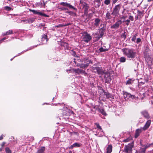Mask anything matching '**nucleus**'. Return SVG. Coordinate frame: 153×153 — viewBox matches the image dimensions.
<instances>
[{
	"instance_id": "f257e3e1",
	"label": "nucleus",
	"mask_w": 153,
	"mask_h": 153,
	"mask_svg": "<svg viewBox=\"0 0 153 153\" xmlns=\"http://www.w3.org/2000/svg\"><path fill=\"white\" fill-rule=\"evenodd\" d=\"M122 51L128 58L134 59L136 56V52L133 49L125 48L123 49Z\"/></svg>"
},
{
	"instance_id": "f03ea898",
	"label": "nucleus",
	"mask_w": 153,
	"mask_h": 153,
	"mask_svg": "<svg viewBox=\"0 0 153 153\" xmlns=\"http://www.w3.org/2000/svg\"><path fill=\"white\" fill-rule=\"evenodd\" d=\"M121 7L120 4L116 5L113 9V11L111 14V15L115 17L118 16L119 14V13Z\"/></svg>"
},
{
	"instance_id": "7ed1b4c3",
	"label": "nucleus",
	"mask_w": 153,
	"mask_h": 153,
	"mask_svg": "<svg viewBox=\"0 0 153 153\" xmlns=\"http://www.w3.org/2000/svg\"><path fill=\"white\" fill-rule=\"evenodd\" d=\"M133 147V143L125 145L123 152L126 153H131L132 152V148Z\"/></svg>"
},
{
	"instance_id": "20e7f679",
	"label": "nucleus",
	"mask_w": 153,
	"mask_h": 153,
	"mask_svg": "<svg viewBox=\"0 0 153 153\" xmlns=\"http://www.w3.org/2000/svg\"><path fill=\"white\" fill-rule=\"evenodd\" d=\"M82 38L83 40L86 42H88L91 39V37L86 32L83 33Z\"/></svg>"
},
{
	"instance_id": "39448f33",
	"label": "nucleus",
	"mask_w": 153,
	"mask_h": 153,
	"mask_svg": "<svg viewBox=\"0 0 153 153\" xmlns=\"http://www.w3.org/2000/svg\"><path fill=\"white\" fill-rule=\"evenodd\" d=\"M73 71L75 72L76 73L78 74H83L84 75L86 76L87 75V73L84 70L81 69H79V68L77 69H73Z\"/></svg>"
},
{
	"instance_id": "423d86ee",
	"label": "nucleus",
	"mask_w": 153,
	"mask_h": 153,
	"mask_svg": "<svg viewBox=\"0 0 153 153\" xmlns=\"http://www.w3.org/2000/svg\"><path fill=\"white\" fill-rule=\"evenodd\" d=\"M30 11L33 12V13L34 14H38L39 15L41 16H45L46 17H48L49 16L46 15V14L41 12H39L38 10H30Z\"/></svg>"
},
{
	"instance_id": "0eeeda50",
	"label": "nucleus",
	"mask_w": 153,
	"mask_h": 153,
	"mask_svg": "<svg viewBox=\"0 0 153 153\" xmlns=\"http://www.w3.org/2000/svg\"><path fill=\"white\" fill-rule=\"evenodd\" d=\"M104 34L103 31L102 29H100L99 31V34L97 33H96L94 35V36L96 38L97 40L99 39L101 37H102Z\"/></svg>"
},
{
	"instance_id": "6e6552de",
	"label": "nucleus",
	"mask_w": 153,
	"mask_h": 153,
	"mask_svg": "<svg viewBox=\"0 0 153 153\" xmlns=\"http://www.w3.org/2000/svg\"><path fill=\"white\" fill-rule=\"evenodd\" d=\"M124 97L126 100H127L129 98L131 97L134 98V96L133 95H131L130 93L127 92H125L123 93Z\"/></svg>"
},
{
	"instance_id": "1a4fd4ad",
	"label": "nucleus",
	"mask_w": 153,
	"mask_h": 153,
	"mask_svg": "<svg viewBox=\"0 0 153 153\" xmlns=\"http://www.w3.org/2000/svg\"><path fill=\"white\" fill-rule=\"evenodd\" d=\"M122 22L121 20H119L116 22L115 24L111 26V28H117L122 23Z\"/></svg>"
},
{
	"instance_id": "9d476101",
	"label": "nucleus",
	"mask_w": 153,
	"mask_h": 153,
	"mask_svg": "<svg viewBox=\"0 0 153 153\" xmlns=\"http://www.w3.org/2000/svg\"><path fill=\"white\" fill-rule=\"evenodd\" d=\"M151 122V121L150 120H148L146 122L144 126L143 127L142 129L143 130H145L147 129L150 126Z\"/></svg>"
},
{
	"instance_id": "9b49d317",
	"label": "nucleus",
	"mask_w": 153,
	"mask_h": 153,
	"mask_svg": "<svg viewBox=\"0 0 153 153\" xmlns=\"http://www.w3.org/2000/svg\"><path fill=\"white\" fill-rule=\"evenodd\" d=\"M60 4L61 5L64 6H67V7H69L70 8H73V7L69 4H68L66 2H62L60 3Z\"/></svg>"
},
{
	"instance_id": "f8f14e48",
	"label": "nucleus",
	"mask_w": 153,
	"mask_h": 153,
	"mask_svg": "<svg viewBox=\"0 0 153 153\" xmlns=\"http://www.w3.org/2000/svg\"><path fill=\"white\" fill-rule=\"evenodd\" d=\"M142 114L144 116V117L147 119H148L149 118V115L148 112L146 111H144L141 112Z\"/></svg>"
},
{
	"instance_id": "ddd939ff",
	"label": "nucleus",
	"mask_w": 153,
	"mask_h": 153,
	"mask_svg": "<svg viewBox=\"0 0 153 153\" xmlns=\"http://www.w3.org/2000/svg\"><path fill=\"white\" fill-rule=\"evenodd\" d=\"M149 58H147V57H146V60L147 61L148 65L153 66V60H151Z\"/></svg>"
},
{
	"instance_id": "4468645a",
	"label": "nucleus",
	"mask_w": 153,
	"mask_h": 153,
	"mask_svg": "<svg viewBox=\"0 0 153 153\" xmlns=\"http://www.w3.org/2000/svg\"><path fill=\"white\" fill-rule=\"evenodd\" d=\"M146 148H141L137 152V153H145V151Z\"/></svg>"
},
{
	"instance_id": "2eb2a0df",
	"label": "nucleus",
	"mask_w": 153,
	"mask_h": 153,
	"mask_svg": "<svg viewBox=\"0 0 153 153\" xmlns=\"http://www.w3.org/2000/svg\"><path fill=\"white\" fill-rule=\"evenodd\" d=\"M107 153H111L112 151V146L111 145H109L107 147Z\"/></svg>"
},
{
	"instance_id": "dca6fc26",
	"label": "nucleus",
	"mask_w": 153,
	"mask_h": 153,
	"mask_svg": "<svg viewBox=\"0 0 153 153\" xmlns=\"http://www.w3.org/2000/svg\"><path fill=\"white\" fill-rule=\"evenodd\" d=\"M47 36L45 34H44L42 36V39L43 41H45V42H43V43H46L48 41V39L47 38Z\"/></svg>"
},
{
	"instance_id": "f3484780",
	"label": "nucleus",
	"mask_w": 153,
	"mask_h": 153,
	"mask_svg": "<svg viewBox=\"0 0 153 153\" xmlns=\"http://www.w3.org/2000/svg\"><path fill=\"white\" fill-rule=\"evenodd\" d=\"M100 22V19H99L98 18L96 19L95 20V23H94V25L97 27L99 25V23Z\"/></svg>"
},
{
	"instance_id": "a211bd4d",
	"label": "nucleus",
	"mask_w": 153,
	"mask_h": 153,
	"mask_svg": "<svg viewBox=\"0 0 153 153\" xmlns=\"http://www.w3.org/2000/svg\"><path fill=\"white\" fill-rule=\"evenodd\" d=\"M104 94L106 95V97L107 98H113V96L110 94L108 93L105 92H104Z\"/></svg>"
},
{
	"instance_id": "6ab92c4d",
	"label": "nucleus",
	"mask_w": 153,
	"mask_h": 153,
	"mask_svg": "<svg viewBox=\"0 0 153 153\" xmlns=\"http://www.w3.org/2000/svg\"><path fill=\"white\" fill-rule=\"evenodd\" d=\"M98 110L99 112L101 113L102 115H106V114L103 109L99 108L98 109Z\"/></svg>"
},
{
	"instance_id": "aec40b11",
	"label": "nucleus",
	"mask_w": 153,
	"mask_h": 153,
	"mask_svg": "<svg viewBox=\"0 0 153 153\" xmlns=\"http://www.w3.org/2000/svg\"><path fill=\"white\" fill-rule=\"evenodd\" d=\"M141 130L140 129H138L136 130L135 136V138H137L139 136L140 134L141 133Z\"/></svg>"
},
{
	"instance_id": "412c9836",
	"label": "nucleus",
	"mask_w": 153,
	"mask_h": 153,
	"mask_svg": "<svg viewBox=\"0 0 153 153\" xmlns=\"http://www.w3.org/2000/svg\"><path fill=\"white\" fill-rule=\"evenodd\" d=\"M89 65V63H84V64H81L80 65V67L81 68H86Z\"/></svg>"
},
{
	"instance_id": "4be33fe9",
	"label": "nucleus",
	"mask_w": 153,
	"mask_h": 153,
	"mask_svg": "<svg viewBox=\"0 0 153 153\" xmlns=\"http://www.w3.org/2000/svg\"><path fill=\"white\" fill-rule=\"evenodd\" d=\"M45 150V148L44 147H42L39 149H38L37 153H44Z\"/></svg>"
},
{
	"instance_id": "5701e85b",
	"label": "nucleus",
	"mask_w": 153,
	"mask_h": 153,
	"mask_svg": "<svg viewBox=\"0 0 153 153\" xmlns=\"http://www.w3.org/2000/svg\"><path fill=\"white\" fill-rule=\"evenodd\" d=\"M34 21V19L32 18L29 19L27 20H24V21H25L26 22V23H32Z\"/></svg>"
},
{
	"instance_id": "b1692460",
	"label": "nucleus",
	"mask_w": 153,
	"mask_h": 153,
	"mask_svg": "<svg viewBox=\"0 0 153 153\" xmlns=\"http://www.w3.org/2000/svg\"><path fill=\"white\" fill-rule=\"evenodd\" d=\"M134 80H132L131 79H128L126 83V85H130L132 84V82L134 81Z\"/></svg>"
},
{
	"instance_id": "393cba45",
	"label": "nucleus",
	"mask_w": 153,
	"mask_h": 153,
	"mask_svg": "<svg viewBox=\"0 0 153 153\" xmlns=\"http://www.w3.org/2000/svg\"><path fill=\"white\" fill-rule=\"evenodd\" d=\"M13 33V31L12 30H9V31L6 32L5 34H3V35L4 36L5 35H8L10 34H12Z\"/></svg>"
},
{
	"instance_id": "a878e982",
	"label": "nucleus",
	"mask_w": 153,
	"mask_h": 153,
	"mask_svg": "<svg viewBox=\"0 0 153 153\" xmlns=\"http://www.w3.org/2000/svg\"><path fill=\"white\" fill-rule=\"evenodd\" d=\"M126 60V58L124 57H122L120 59V61L121 62H124Z\"/></svg>"
},
{
	"instance_id": "bb28decb",
	"label": "nucleus",
	"mask_w": 153,
	"mask_h": 153,
	"mask_svg": "<svg viewBox=\"0 0 153 153\" xmlns=\"http://www.w3.org/2000/svg\"><path fill=\"white\" fill-rule=\"evenodd\" d=\"M95 125L96 126H97V128H98L99 129H100L101 130H102V128L101 127V126H100V125H99V123H95Z\"/></svg>"
},
{
	"instance_id": "cd10ccee",
	"label": "nucleus",
	"mask_w": 153,
	"mask_h": 153,
	"mask_svg": "<svg viewBox=\"0 0 153 153\" xmlns=\"http://www.w3.org/2000/svg\"><path fill=\"white\" fill-rule=\"evenodd\" d=\"M80 144L78 143H76L73 144V146L74 147H79L80 146Z\"/></svg>"
},
{
	"instance_id": "c85d7f7f",
	"label": "nucleus",
	"mask_w": 153,
	"mask_h": 153,
	"mask_svg": "<svg viewBox=\"0 0 153 153\" xmlns=\"http://www.w3.org/2000/svg\"><path fill=\"white\" fill-rule=\"evenodd\" d=\"M106 17L108 19H110L111 18V16L110 15V13L108 12L106 15Z\"/></svg>"
},
{
	"instance_id": "c756f323",
	"label": "nucleus",
	"mask_w": 153,
	"mask_h": 153,
	"mask_svg": "<svg viewBox=\"0 0 153 153\" xmlns=\"http://www.w3.org/2000/svg\"><path fill=\"white\" fill-rule=\"evenodd\" d=\"M5 151L6 153H11V150L8 148H6Z\"/></svg>"
},
{
	"instance_id": "7c9ffc66",
	"label": "nucleus",
	"mask_w": 153,
	"mask_h": 153,
	"mask_svg": "<svg viewBox=\"0 0 153 153\" xmlns=\"http://www.w3.org/2000/svg\"><path fill=\"white\" fill-rule=\"evenodd\" d=\"M110 3V0H105L104 1V3L107 5H108Z\"/></svg>"
},
{
	"instance_id": "2f4dec72",
	"label": "nucleus",
	"mask_w": 153,
	"mask_h": 153,
	"mask_svg": "<svg viewBox=\"0 0 153 153\" xmlns=\"http://www.w3.org/2000/svg\"><path fill=\"white\" fill-rule=\"evenodd\" d=\"M137 13L138 14V16H139L140 17L142 16H143L142 13L141 11L138 10L137 11Z\"/></svg>"
},
{
	"instance_id": "473e14b6",
	"label": "nucleus",
	"mask_w": 153,
	"mask_h": 153,
	"mask_svg": "<svg viewBox=\"0 0 153 153\" xmlns=\"http://www.w3.org/2000/svg\"><path fill=\"white\" fill-rule=\"evenodd\" d=\"M100 51V52H102L103 51H107L108 50L106 49H104L103 48H101L99 49Z\"/></svg>"
},
{
	"instance_id": "72a5a7b5",
	"label": "nucleus",
	"mask_w": 153,
	"mask_h": 153,
	"mask_svg": "<svg viewBox=\"0 0 153 153\" xmlns=\"http://www.w3.org/2000/svg\"><path fill=\"white\" fill-rule=\"evenodd\" d=\"M126 22V25H128L129 24V23L130 22V21L129 20L127 19L125 21H123V22Z\"/></svg>"
},
{
	"instance_id": "f704fd0d",
	"label": "nucleus",
	"mask_w": 153,
	"mask_h": 153,
	"mask_svg": "<svg viewBox=\"0 0 153 153\" xmlns=\"http://www.w3.org/2000/svg\"><path fill=\"white\" fill-rule=\"evenodd\" d=\"M99 69V68L96 67L95 68H94L93 69V70L94 71V72H98Z\"/></svg>"
},
{
	"instance_id": "c9c22d12",
	"label": "nucleus",
	"mask_w": 153,
	"mask_h": 153,
	"mask_svg": "<svg viewBox=\"0 0 153 153\" xmlns=\"http://www.w3.org/2000/svg\"><path fill=\"white\" fill-rule=\"evenodd\" d=\"M136 36H137V35L136 34H135L133 36L132 38L131 39V40L133 41H134L136 39Z\"/></svg>"
},
{
	"instance_id": "e433bc0d",
	"label": "nucleus",
	"mask_w": 153,
	"mask_h": 153,
	"mask_svg": "<svg viewBox=\"0 0 153 153\" xmlns=\"http://www.w3.org/2000/svg\"><path fill=\"white\" fill-rule=\"evenodd\" d=\"M131 140L130 138H128L124 140H123V142H128L129 141H130Z\"/></svg>"
},
{
	"instance_id": "4c0bfd02",
	"label": "nucleus",
	"mask_w": 153,
	"mask_h": 153,
	"mask_svg": "<svg viewBox=\"0 0 153 153\" xmlns=\"http://www.w3.org/2000/svg\"><path fill=\"white\" fill-rule=\"evenodd\" d=\"M5 9L7 10H11V8L8 6H6L5 7Z\"/></svg>"
},
{
	"instance_id": "58836bf2",
	"label": "nucleus",
	"mask_w": 153,
	"mask_h": 153,
	"mask_svg": "<svg viewBox=\"0 0 153 153\" xmlns=\"http://www.w3.org/2000/svg\"><path fill=\"white\" fill-rule=\"evenodd\" d=\"M128 18H129V19H130V20H131V21H133L134 20L133 17L132 16H129Z\"/></svg>"
},
{
	"instance_id": "ea45409f",
	"label": "nucleus",
	"mask_w": 153,
	"mask_h": 153,
	"mask_svg": "<svg viewBox=\"0 0 153 153\" xmlns=\"http://www.w3.org/2000/svg\"><path fill=\"white\" fill-rule=\"evenodd\" d=\"M118 1V0H112V4H114L116 3L117 1Z\"/></svg>"
},
{
	"instance_id": "a19ab883",
	"label": "nucleus",
	"mask_w": 153,
	"mask_h": 153,
	"mask_svg": "<svg viewBox=\"0 0 153 153\" xmlns=\"http://www.w3.org/2000/svg\"><path fill=\"white\" fill-rule=\"evenodd\" d=\"M141 41V39L140 38H137V43H138L140 42Z\"/></svg>"
},
{
	"instance_id": "79ce46f5",
	"label": "nucleus",
	"mask_w": 153,
	"mask_h": 153,
	"mask_svg": "<svg viewBox=\"0 0 153 153\" xmlns=\"http://www.w3.org/2000/svg\"><path fill=\"white\" fill-rule=\"evenodd\" d=\"M74 147V146H73V144L71 146H70L69 148V149H72Z\"/></svg>"
},
{
	"instance_id": "37998d69",
	"label": "nucleus",
	"mask_w": 153,
	"mask_h": 153,
	"mask_svg": "<svg viewBox=\"0 0 153 153\" xmlns=\"http://www.w3.org/2000/svg\"><path fill=\"white\" fill-rule=\"evenodd\" d=\"M144 80L145 82H148L149 81V79L148 78H145L144 79Z\"/></svg>"
},
{
	"instance_id": "c03bdc74",
	"label": "nucleus",
	"mask_w": 153,
	"mask_h": 153,
	"mask_svg": "<svg viewBox=\"0 0 153 153\" xmlns=\"http://www.w3.org/2000/svg\"><path fill=\"white\" fill-rule=\"evenodd\" d=\"M62 25H58L56 26V27H62Z\"/></svg>"
},
{
	"instance_id": "a18cd8bd",
	"label": "nucleus",
	"mask_w": 153,
	"mask_h": 153,
	"mask_svg": "<svg viewBox=\"0 0 153 153\" xmlns=\"http://www.w3.org/2000/svg\"><path fill=\"white\" fill-rule=\"evenodd\" d=\"M122 36H123V37L124 38H125L126 37V35H125V33L123 34Z\"/></svg>"
},
{
	"instance_id": "49530a36",
	"label": "nucleus",
	"mask_w": 153,
	"mask_h": 153,
	"mask_svg": "<svg viewBox=\"0 0 153 153\" xmlns=\"http://www.w3.org/2000/svg\"><path fill=\"white\" fill-rule=\"evenodd\" d=\"M5 144V143L4 142H3L2 144H1V146H2V147L3 146H4V144Z\"/></svg>"
},
{
	"instance_id": "de8ad7c7",
	"label": "nucleus",
	"mask_w": 153,
	"mask_h": 153,
	"mask_svg": "<svg viewBox=\"0 0 153 153\" xmlns=\"http://www.w3.org/2000/svg\"><path fill=\"white\" fill-rule=\"evenodd\" d=\"M3 136L2 135H1L0 137V140H2V139H3Z\"/></svg>"
},
{
	"instance_id": "09e8293b",
	"label": "nucleus",
	"mask_w": 153,
	"mask_h": 153,
	"mask_svg": "<svg viewBox=\"0 0 153 153\" xmlns=\"http://www.w3.org/2000/svg\"><path fill=\"white\" fill-rule=\"evenodd\" d=\"M5 39V38H3V39H2L1 40V41H2V40H4V39Z\"/></svg>"
},
{
	"instance_id": "8fccbe9b",
	"label": "nucleus",
	"mask_w": 153,
	"mask_h": 153,
	"mask_svg": "<svg viewBox=\"0 0 153 153\" xmlns=\"http://www.w3.org/2000/svg\"><path fill=\"white\" fill-rule=\"evenodd\" d=\"M2 147L1 148H0V151H1L2 150Z\"/></svg>"
},
{
	"instance_id": "3c124183",
	"label": "nucleus",
	"mask_w": 153,
	"mask_h": 153,
	"mask_svg": "<svg viewBox=\"0 0 153 153\" xmlns=\"http://www.w3.org/2000/svg\"><path fill=\"white\" fill-rule=\"evenodd\" d=\"M152 1V0H148V1L149 2L151 1Z\"/></svg>"
},
{
	"instance_id": "603ef678",
	"label": "nucleus",
	"mask_w": 153,
	"mask_h": 153,
	"mask_svg": "<svg viewBox=\"0 0 153 153\" xmlns=\"http://www.w3.org/2000/svg\"><path fill=\"white\" fill-rule=\"evenodd\" d=\"M69 153H72V152L71 151H70L69 152Z\"/></svg>"
},
{
	"instance_id": "864d4df0",
	"label": "nucleus",
	"mask_w": 153,
	"mask_h": 153,
	"mask_svg": "<svg viewBox=\"0 0 153 153\" xmlns=\"http://www.w3.org/2000/svg\"><path fill=\"white\" fill-rule=\"evenodd\" d=\"M89 63H91L92 62L91 61H90V62H89Z\"/></svg>"
},
{
	"instance_id": "5fc2aeb1",
	"label": "nucleus",
	"mask_w": 153,
	"mask_h": 153,
	"mask_svg": "<svg viewBox=\"0 0 153 153\" xmlns=\"http://www.w3.org/2000/svg\"><path fill=\"white\" fill-rule=\"evenodd\" d=\"M123 18L124 19H125V17H123Z\"/></svg>"
},
{
	"instance_id": "6e6d98bb",
	"label": "nucleus",
	"mask_w": 153,
	"mask_h": 153,
	"mask_svg": "<svg viewBox=\"0 0 153 153\" xmlns=\"http://www.w3.org/2000/svg\"><path fill=\"white\" fill-rule=\"evenodd\" d=\"M153 1V0H152Z\"/></svg>"
}]
</instances>
